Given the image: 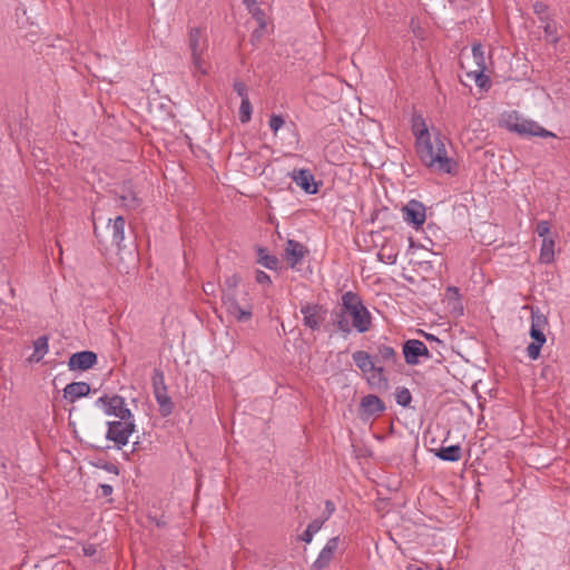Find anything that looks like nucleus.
I'll return each mask as SVG.
<instances>
[{"mask_svg":"<svg viewBox=\"0 0 570 570\" xmlns=\"http://www.w3.org/2000/svg\"><path fill=\"white\" fill-rule=\"evenodd\" d=\"M538 18H539L540 22L542 23V26L546 24L547 21H552L548 13L539 16Z\"/></svg>","mask_w":570,"mask_h":570,"instance_id":"de8ad7c7","label":"nucleus"},{"mask_svg":"<svg viewBox=\"0 0 570 570\" xmlns=\"http://www.w3.org/2000/svg\"><path fill=\"white\" fill-rule=\"evenodd\" d=\"M403 356L407 365L414 366L421 363V358H431V353L426 345L420 340H407L403 344Z\"/></svg>","mask_w":570,"mask_h":570,"instance_id":"9d476101","label":"nucleus"},{"mask_svg":"<svg viewBox=\"0 0 570 570\" xmlns=\"http://www.w3.org/2000/svg\"><path fill=\"white\" fill-rule=\"evenodd\" d=\"M203 291L206 295L212 296L216 293V284L214 282H207L203 286Z\"/></svg>","mask_w":570,"mask_h":570,"instance_id":"a19ab883","label":"nucleus"},{"mask_svg":"<svg viewBox=\"0 0 570 570\" xmlns=\"http://www.w3.org/2000/svg\"><path fill=\"white\" fill-rule=\"evenodd\" d=\"M97 363V355L91 351H81L73 353L68 361L70 371H86Z\"/></svg>","mask_w":570,"mask_h":570,"instance_id":"dca6fc26","label":"nucleus"},{"mask_svg":"<svg viewBox=\"0 0 570 570\" xmlns=\"http://www.w3.org/2000/svg\"><path fill=\"white\" fill-rule=\"evenodd\" d=\"M250 13L258 26L257 29H255L252 33V40H259L266 32L267 18L265 12L261 8H254Z\"/></svg>","mask_w":570,"mask_h":570,"instance_id":"b1692460","label":"nucleus"},{"mask_svg":"<svg viewBox=\"0 0 570 570\" xmlns=\"http://www.w3.org/2000/svg\"><path fill=\"white\" fill-rule=\"evenodd\" d=\"M395 402L402 407H407L412 402V394L409 389L401 387L396 390Z\"/></svg>","mask_w":570,"mask_h":570,"instance_id":"473e14b6","label":"nucleus"},{"mask_svg":"<svg viewBox=\"0 0 570 570\" xmlns=\"http://www.w3.org/2000/svg\"><path fill=\"white\" fill-rule=\"evenodd\" d=\"M100 494L102 497H108L112 493L114 488L110 484H100Z\"/></svg>","mask_w":570,"mask_h":570,"instance_id":"a18cd8bd","label":"nucleus"},{"mask_svg":"<svg viewBox=\"0 0 570 570\" xmlns=\"http://www.w3.org/2000/svg\"><path fill=\"white\" fill-rule=\"evenodd\" d=\"M355 365L364 373L372 374L370 380L381 381L383 379V367L376 366L374 358L365 351H356L352 354Z\"/></svg>","mask_w":570,"mask_h":570,"instance_id":"9b49d317","label":"nucleus"},{"mask_svg":"<svg viewBox=\"0 0 570 570\" xmlns=\"http://www.w3.org/2000/svg\"><path fill=\"white\" fill-rule=\"evenodd\" d=\"M222 303L227 314L238 322H247L252 318L253 306L247 299V294L235 293L234 295L222 296Z\"/></svg>","mask_w":570,"mask_h":570,"instance_id":"423d86ee","label":"nucleus"},{"mask_svg":"<svg viewBox=\"0 0 570 570\" xmlns=\"http://www.w3.org/2000/svg\"><path fill=\"white\" fill-rule=\"evenodd\" d=\"M535 232H537L538 236L542 238V240L544 238H550L549 237V234H550V224H549V222H547V220L539 222L538 225H537Z\"/></svg>","mask_w":570,"mask_h":570,"instance_id":"e433bc0d","label":"nucleus"},{"mask_svg":"<svg viewBox=\"0 0 570 570\" xmlns=\"http://www.w3.org/2000/svg\"><path fill=\"white\" fill-rule=\"evenodd\" d=\"M500 125L522 137H554L553 132L543 128L539 122L525 118L515 110L503 112L500 118Z\"/></svg>","mask_w":570,"mask_h":570,"instance_id":"20e7f679","label":"nucleus"},{"mask_svg":"<svg viewBox=\"0 0 570 570\" xmlns=\"http://www.w3.org/2000/svg\"><path fill=\"white\" fill-rule=\"evenodd\" d=\"M125 226L126 222L122 216H117L114 220L108 219V228L111 233L112 243L120 248L122 242L125 240Z\"/></svg>","mask_w":570,"mask_h":570,"instance_id":"412c9836","label":"nucleus"},{"mask_svg":"<svg viewBox=\"0 0 570 570\" xmlns=\"http://www.w3.org/2000/svg\"><path fill=\"white\" fill-rule=\"evenodd\" d=\"M380 259L384 263H387V264H395L396 263V258H397V255L396 254H389V255H382L380 254L379 255Z\"/></svg>","mask_w":570,"mask_h":570,"instance_id":"c03bdc74","label":"nucleus"},{"mask_svg":"<svg viewBox=\"0 0 570 570\" xmlns=\"http://www.w3.org/2000/svg\"><path fill=\"white\" fill-rule=\"evenodd\" d=\"M335 511V505L332 501L327 500L325 502V517L324 521L327 520Z\"/></svg>","mask_w":570,"mask_h":570,"instance_id":"37998d69","label":"nucleus"},{"mask_svg":"<svg viewBox=\"0 0 570 570\" xmlns=\"http://www.w3.org/2000/svg\"><path fill=\"white\" fill-rule=\"evenodd\" d=\"M445 138L439 129H433V136L414 144L421 164L439 174L454 176L459 171V164L449 156Z\"/></svg>","mask_w":570,"mask_h":570,"instance_id":"f03ea898","label":"nucleus"},{"mask_svg":"<svg viewBox=\"0 0 570 570\" xmlns=\"http://www.w3.org/2000/svg\"><path fill=\"white\" fill-rule=\"evenodd\" d=\"M90 393V385L87 382H72L65 386L63 397L69 403H75L77 400L87 396Z\"/></svg>","mask_w":570,"mask_h":570,"instance_id":"6ab92c4d","label":"nucleus"},{"mask_svg":"<svg viewBox=\"0 0 570 570\" xmlns=\"http://www.w3.org/2000/svg\"><path fill=\"white\" fill-rule=\"evenodd\" d=\"M533 11L538 17L546 14V13H548V6L543 2L538 1V2L533 3Z\"/></svg>","mask_w":570,"mask_h":570,"instance_id":"ea45409f","label":"nucleus"},{"mask_svg":"<svg viewBox=\"0 0 570 570\" xmlns=\"http://www.w3.org/2000/svg\"><path fill=\"white\" fill-rule=\"evenodd\" d=\"M151 384L155 399L160 407V412L164 416L169 415L173 412L174 404L170 396L167 393V386L165 384V376L161 370L155 368L151 376Z\"/></svg>","mask_w":570,"mask_h":570,"instance_id":"1a4fd4ad","label":"nucleus"},{"mask_svg":"<svg viewBox=\"0 0 570 570\" xmlns=\"http://www.w3.org/2000/svg\"><path fill=\"white\" fill-rule=\"evenodd\" d=\"M253 107L249 99H243L239 106V120L242 124H246L250 120Z\"/></svg>","mask_w":570,"mask_h":570,"instance_id":"f704fd0d","label":"nucleus"},{"mask_svg":"<svg viewBox=\"0 0 570 570\" xmlns=\"http://www.w3.org/2000/svg\"><path fill=\"white\" fill-rule=\"evenodd\" d=\"M334 325L344 336L353 331L366 333L372 326V315L361 297L352 292H345L341 297L340 311L335 314Z\"/></svg>","mask_w":570,"mask_h":570,"instance_id":"f257e3e1","label":"nucleus"},{"mask_svg":"<svg viewBox=\"0 0 570 570\" xmlns=\"http://www.w3.org/2000/svg\"><path fill=\"white\" fill-rule=\"evenodd\" d=\"M361 407L368 415H377L385 410L384 403L374 394L364 396L361 401Z\"/></svg>","mask_w":570,"mask_h":570,"instance_id":"4be33fe9","label":"nucleus"},{"mask_svg":"<svg viewBox=\"0 0 570 570\" xmlns=\"http://www.w3.org/2000/svg\"><path fill=\"white\" fill-rule=\"evenodd\" d=\"M106 439L115 443L116 449L120 450L125 446L131 434L135 432L136 425L134 416L131 419H120L107 422Z\"/></svg>","mask_w":570,"mask_h":570,"instance_id":"0eeeda50","label":"nucleus"},{"mask_svg":"<svg viewBox=\"0 0 570 570\" xmlns=\"http://www.w3.org/2000/svg\"><path fill=\"white\" fill-rule=\"evenodd\" d=\"M435 570H443V569H442V568H438V569H435Z\"/></svg>","mask_w":570,"mask_h":570,"instance_id":"8fccbe9b","label":"nucleus"},{"mask_svg":"<svg viewBox=\"0 0 570 570\" xmlns=\"http://www.w3.org/2000/svg\"><path fill=\"white\" fill-rule=\"evenodd\" d=\"M542 28L546 40L550 43H557L559 40L557 24L553 21H547Z\"/></svg>","mask_w":570,"mask_h":570,"instance_id":"2f4dec72","label":"nucleus"},{"mask_svg":"<svg viewBox=\"0 0 570 570\" xmlns=\"http://www.w3.org/2000/svg\"><path fill=\"white\" fill-rule=\"evenodd\" d=\"M306 254V249L303 244L297 240L288 239L284 250V257L293 269L297 268V265L303 261Z\"/></svg>","mask_w":570,"mask_h":570,"instance_id":"f3484780","label":"nucleus"},{"mask_svg":"<svg viewBox=\"0 0 570 570\" xmlns=\"http://www.w3.org/2000/svg\"><path fill=\"white\" fill-rule=\"evenodd\" d=\"M187 47L190 53V72L199 80L209 73V40L207 29L193 27L188 31Z\"/></svg>","mask_w":570,"mask_h":570,"instance_id":"7ed1b4c3","label":"nucleus"},{"mask_svg":"<svg viewBox=\"0 0 570 570\" xmlns=\"http://www.w3.org/2000/svg\"><path fill=\"white\" fill-rule=\"evenodd\" d=\"M472 59L475 65V69H487L485 55L481 43H474L472 46Z\"/></svg>","mask_w":570,"mask_h":570,"instance_id":"7c9ffc66","label":"nucleus"},{"mask_svg":"<svg viewBox=\"0 0 570 570\" xmlns=\"http://www.w3.org/2000/svg\"><path fill=\"white\" fill-rule=\"evenodd\" d=\"M82 551L85 556L94 557L97 553V546L92 543L85 544Z\"/></svg>","mask_w":570,"mask_h":570,"instance_id":"79ce46f5","label":"nucleus"},{"mask_svg":"<svg viewBox=\"0 0 570 570\" xmlns=\"http://www.w3.org/2000/svg\"><path fill=\"white\" fill-rule=\"evenodd\" d=\"M377 356L382 362L389 365H394L397 362V354L395 350L390 345H377Z\"/></svg>","mask_w":570,"mask_h":570,"instance_id":"cd10ccee","label":"nucleus"},{"mask_svg":"<svg viewBox=\"0 0 570 570\" xmlns=\"http://www.w3.org/2000/svg\"><path fill=\"white\" fill-rule=\"evenodd\" d=\"M255 281L262 285H271L272 283L269 275L263 271H256Z\"/></svg>","mask_w":570,"mask_h":570,"instance_id":"58836bf2","label":"nucleus"},{"mask_svg":"<svg viewBox=\"0 0 570 570\" xmlns=\"http://www.w3.org/2000/svg\"><path fill=\"white\" fill-rule=\"evenodd\" d=\"M49 352V338L47 335L39 336L33 342V352L29 356L30 363H39Z\"/></svg>","mask_w":570,"mask_h":570,"instance_id":"5701e85b","label":"nucleus"},{"mask_svg":"<svg viewBox=\"0 0 570 570\" xmlns=\"http://www.w3.org/2000/svg\"><path fill=\"white\" fill-rule=\"evenodd\" d=\"M554 261V239L544 238L540 248V262L550 264Z\"/></svg>","mask_w":570,"mask_h":570,"instance_id":"bb28decb","label":"nucleus"},{"mask_svg":"<svg viewBox=\"0 0 570 570\" xmlns=\"http://www.w3.org/2000/svg\"><path fill=\"white\" fill-rule=\"evenodd\" d=\"M411 129L413 132V136L415 138L414 144L422 141L431 136H433V129H429L425 119L422 115H413L411 119Z\"/></svg>","mask_w":570,"mask_h":570,"instance_id":"aec40b11","label":"nucleus"},{"mask_svg":"<svg viewBox=\"0 0 570 570\" xmlns=\"http://www.w3.org/2000/svg\"><path fill=\"white\" fill-rule=\"evenodd\" d=\"M289 177L307 195H315L318 191V185L309 169H294Z\"/></svg>","mask_w":570,"mask_h":570,"instance_id":"4468645a","label":"nucleus"},{"mask_svg":"<svg viewBox=\"0 0 570 570\" xmlns=\"http://www.w3.org/2000/svg\"><path fill=\"white\" fill-rule=\"evenodd\" d=\"M257 263L263 267L276 271L279 266V261L275 255H269L265 248L257 249Z\"/></svg>","mask_w":570,"mask_h":570,"instance_id":"a878e982","label":"nucleus"},{"mask_svg":"<svg viewBox=\"0 0 570 570\" xmlns=\"http://www.w3.org/2000/svg\"><path fill=\"white\" fill-rule=\"evenodd\" d=\"M239 281L240 278L237 274L227 276L222 288V296H228L238 293Z\"/></svg>","mask_w":570,"mask_h":570,"instance_id":"c756f323","label":"nucleus"},{"mask_svg":"<svg viewBox=\"0 0 570 570\" xmlns=\"http://www.w3.org/2000/svg\"><path fill=\"white\" fill-rule=\"evenodd\" d=\"M118 194L122 206L128 209H136L141 205V199L129 181L122 184Z\"/></svg>","mask_w":570,"mask_h":570,"instance_id":"a211bd4d","label":"nucleus"},{"mask_svg":"<svg viewBox=\"0 0 570 570\" xmlns=\"http://www.w3.org/2000/svg\"><path fill=\"white\" fill-rule=\"evenodd\" d=\"M487 69H473L468 75L473 77L475 83L480 88H485L490 85V78L484 73Z\"/></svg>","mask_w":570,"mask_h":570,"instance_id":"72a5a7b5","label":"nucleus"},{"mask_svg":"<svg viewBox=\"0 0 570 570\" xmlns=\"http://www.w3.org/2000/svg\"><path fill=\"white\" fill-rule=\"evenodd\" d=\"M435 455L442 461L458 462L462 456V449L459 444L443 446L438 450Z\"/></svg>","mask_w":570,"mask_h":570,"instance_id":"393cba45","label":"nucleus"},{"mask_svg":"<svg viewBox=\"0 0 570 570\" xmlns=\"http://www.w3.org/2000/svg\"><path fill=\"white\" fill-rule=\"evenodd\" d=\"M234 90L237 92V95L243 99H248L247 96V86L243 81H235L234 83Z\"/></svg>","mask_w":570,"mask_h":570,"instance_id":"4c0bfd02","label":"nucleus"},{"mask_svg":"<svg viewBox=\"0 0 570 570\" xmlns=\"http://www.w3.org/2000/svg\"><path fill=\"white\" fill-rule=\"evenodd\" d=\"M424 335H425L426 340L432 341V342H439V343H440V340H439L435 335H433V334H428V333H425Z\"/></svg>","mask_w":570,"mask_h":570,"instance_id":"09e8293b","label":"nucleus"},{"mask_svg":"<svg viewBox=\"0 0 570 570\" xmlns=\"http://www.w3.org/2000/svg\"><path fill=\"white\" fill-rule=\"evenodd\" d=\"M548 327V318L539 308H531V326L530 337L532 342L527 347V355L530 360L534 361L540 356V352L547 337L544 331Z\"/></svg>","mask_w":570,"mask_h":570,"instance_id":"39448f33","label":"nucleus"},{"mask_svg":"<svg viewBox=\"0 0 570 570\" xmlns=\"http://www.w3.org/2000/svg\"><path fill=\"white\" fill-rule=\"evenodd\" d=\"M256 2L257 0H244V4L246 6L249 12H252L254 8H258L256 6Z\"/></svg>","mask_w":570,"mask_h":570,"instance_id":"49530a36","label":"nucleus"},{"mask_svg":"<svg viewBox=\"0 0 570 570\" xmlns=\"http://www.w3.org/2000/svg\"><path fill=\"white\" fill-rule=\"evenodd\" d=\"M425 207L422 203L412 199L403 207V219L419 229L426 219Z\"/></svg>","mask_w":570,"mask_h":570,"instance_id":"f8f14e48","label":"nucleus"},{"mask_svg":"<svg viewBox=\"0 0 570 570\" xmlns=\"http://www.w3.org/2000/svg\"><path fill=\"white\" fill-rule=\"evenodd\" d=\"M285 121L281 115L273 114L269 118L268 125L269 128L276 134L283 126Z\"/></svg>","mask_w":570,"mask_h":570,"instance_id":"c9c22d12","label":"nucleus"},{"mask_svg":"<svg viewBox=\"0 0 570 570\" xmlns=\"http://www.w3.org/2000/svg\"><path fill=\"white\" fill-rule=\"evenodd\" d=\"M323 524H324V520H320V519L313 520L307 525L305 531L302 533L301 540L304 541L305 543H311L314 535L322 529Z\"/></svg>","mask_w":570,"mask_h":570,"instance_id":"c85d7f7f","label":"nucleus"},{"mask_svg":"<svg viewBox=\"0 0 570 570\" xmlns=\"http://www.w3.org/2000/svg\"><path fill=\"white\" fill-rule=\"evenodd\" d=\"M95 406L101 409L107 416L120 419H131L134 414L127 407L126 401L120 395H102L96 400Z\"/></svg>","mask_w":570,"mask_h":570,"instance_id":"6e6552de","label":"nucleus"},{"mask_svg":"<svg viewBox=\"0 0 570 570\" xmlns=\"http://www.w3.org/2000/svg\"><path fill=\"white\" fill-rule=\"evenodd\" d=\"M340 538H331L320 551L316 560L312 564V570H324L332 561L335 551L338 548Z\"/></svg>","mask_w":570,"mask_h":570,"instance_id":"2eb2a0df","label":"nucleus"},{"mask_svg":"<svg viewBox=\"0 0 570 570\" xmlns=\"http://www.w3.org/2000/svg\"><path fill=\"white\" fill-rule=\"evenodd\" d=\"M303 323L312 331H317L325 318V311L317 304H306L301 307Z\"/></svg>","mask_w":570,"mask_h":570,"instance_id":"ddd939ff","label":"nucleus"}]
</instances>
